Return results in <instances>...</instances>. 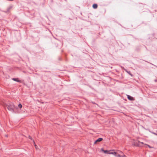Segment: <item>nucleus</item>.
<instances>
[{"label": "nucleus", "mask_w": 157, "mask_h": 157, "mask_svg": "<svg viewBox=\"0 0 157 157\" xmlns=\"http://www.w3.org/2000/svg\"><path fill=\"white\" fill-rule=\"evenodd\" d=\"M115 150H109V154H112L114 155L115 156L117 157H126V156L123 153V152L120 151H119L120 153H121L122 154V155H120L119 154H117V152L115 151Z\"/></svg>", "instance_id": "obj_1"}, {"label": "nucleus", "mask_w": 157, "mask_h": 157, "mask_svg": "<svg viewBox=\"0 0 157 157\" xmlns=\"http://www.w3.org/2000/svg\"><path fill=\"white\" fill-rule=\"evenodd\" d=\"M7 107L9 110L12 111L14 109V106L12 104H9L7 105Z\"/></svg>", "instance_id": "obj_2"}, {"label": "nucleus", "mask_w": 157, "mask_h": 157, "mask_svg": "<svg viewBox=\"0 0 157 157\" xmlns=\"http://www.w3.org/2000/svg\"><path fill=\"white\" fill-rule=\"evenodd\" d=\"M103 139L102 138H100L98 139L97 140H96L94 143V144H96L98 142H99L101 141Z\"/></svg>", "instance_id": "obj_3"}, {"label": "nucleus", "mask_w": 157, "mask_h": 157, "mask_svg": "<svg viewBox=\"0 0 157 157\" xmlns=\"http://www.w3.org/2000/svg\"><path fill=\"white\" fill-rule=\"evenodd\" d=\"M138 142L139 143L138 144H137L136 142V143L134 142V145L136 146H140V144H144L143 143V142H140L139 141H138Z\"/></svg>", "instance_id": "obj_4"}, {"label": "nucleus", "mask_w": 157, "mask_h": 157, "mask_svg": "<svg viewBox=\"0 0 157 157\" xmlns=\"http://www.w3.org/2000/svg\"><path fill=\"white\" fill-rule=\"evenodd\" d=\"M101 151L105 153L109 154V150H104L103 148H101Z\"/></svg>", "instance_id": "obj_5"}, {"label": "nucleus", "mask_w": 157, "mask_h": 157, "mask_svg": "<svg viewBox=\"0 0 157 157\" xmlns=\"http://www.w3.org/2000/svg\"><path fill=\"white\" fill-rule=\"evenodd\" d=\"M127 96L128 97V99H129L130 100H134V98L132 97L131 96H130L129 95H127Z\"/></svg>", "instance_id": "obj_6"}, {"label": "nucleus", "mask_w": 157, "mask_h": 157, "mask_svg": "<svg viewBox=\"0 0 157 157\" xmlns=\"http://www.w3.org/2000/svg\"><path fill=\"white\" fill-rule=\"evenodd\" d=\"M12 80L14 81H16V82H21V81L20 80H19L17 78H13Z\"/></svg>", "instance_id": "obj_7"}, {"label": "nucleus", "mask_w": 157, "mask_h": 157, "mask_svg": "<svg viewBox=\"0 0 157 157\" xmlns=\"http://www.w3.org/2000/svg\"><path fill=\"white\" fill-rule=\"evenodd\" d=\"M93 7L94 9H96L98 7V5L96 4H94L93 5Z\"/></svg>", "instance_id": "obj_8"}, {"label": "nucleus", "mask_w": 157, "mask_h": 157, "mask_svg": "<svg viewBox=\"0 0 157 157\" xmlns=\"http://www.w3.org/2000/svg\"><path fill=\"white\" fill-rule=\"evenodd\" d=\"M144 145H145L146 146H147L150 148H153V147H151L150 146V145H147V144H144Z\"/></svg>", "instance_id": "obj_9"}, {"label": "nucleus", "mask_w": 157, "mask_h": 157, "mask_svg": "<svg viewBox=\"0 0 157 157\" xmlns=\"http://www.w3.org/2000/svg\"><path fill=\"white\" fill-rule=\"evenodd\" d=\"M18 107L20 109H21L22 107V105L21 104H19L18 105Z\"/></svg>", "instance_id": "obj_10"}, {"label": "nucleus", "mask_w": 157, "mask_h": 157, "mask_svg": "<svg viewBox=\"0 0 157 157\" xmlns=\"http://www.w3.org/2000/svg\"><path fill=\"white\" fill-rule=\"evenodd\" d=\"M33 142L34 143V141H33ZM34 144L36 148V147H37V146L35 144V143H34Z\"/></svg>", "instance_id": "obj_11"}, {"label": "nucleus", "mask_w": 157, "mask_h": 157, "mask_svg": "<svg viewBox=\"0 0 157 157\" xmlns=\"http://www.w3.org/2000/svg\"><path fill=\"white\" fill-rule=\"evenodd\" d=\"M29 138L30 139H32V138L30 136H29Z\"/></svg>", "instance_id": "obj_12"}]
</instances>
